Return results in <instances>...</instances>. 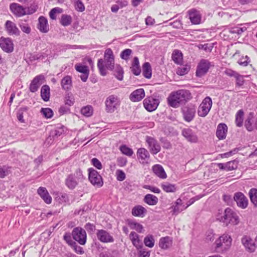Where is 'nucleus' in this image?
Here are the masks:
<instances>
[{
	"label": "nucleus",
	"instance_id": "63",
	"mask_svg": "<svg viewBox=\"0 0 257 257\" xmlns=\"http://www.w3.org/2000/svg\"><path fill=\"white\" fill-rule=\"evenodd\" d=\"M91 163L97 169L99 170L102 169V164L97 158H93L91 160Z\"/></svg>",
	"mask_w": 257,
	"mask_h": 257
},
{
	"label": "nucleus",
	"instance_id": "48",
	"mask_svg": "<svg viewBox=\"0 0 257 257\" xmlns=\"http://www.w3.org/2000/svg\"><path fill=\"white\" fill-rule=\"evenodd\" d=\"M190 67L188 65H183L182 67H178L176 70V73L180 76L184 75L188 73Z\"/></svg>",
	"mask_w": 257,
	"mask_h": 257
},
{
	"label": "nucleus",
	"instance_id": "14",
	"mask_svg": "<svg viewBox=\"0 0 257 257\" xmlns=\"http://www.w3.org/2000/svg\"><path fill=\"white\" fill-rule=\"evenodd\" d=\"M233 199L239 207L242 209H245L247 207L248 199L242 193L240 192L235 193L234 195Z\"/></svg>",
	"mask_w": 257,
	"mask_h": 257
},
{
	"label": "nucleus",
	"instance_id": "13",
	"mask_svg": "<svg viewBox=\"0 0 257 257\" xmlns=\"http://www.w3.org/2000/svg\"><path fill=\"white\" fill-rule=\"evenodd\" d=\"M0 47L5 52L10 53L14 51V44L12 40L9 38L2 37L0 38Z\"/></svg>",
	"mask_w": 257,
	"mask_h": 257
},
{
	"label": "nucleus",
	"instance_id": "5",
	"mask_svg": "<svg viewBox=\"0 0 257 257\" xmlns=\"http://www.w3.org/2000/svg\"><path fill=\"white\" fill-rule=\"evenodd\" d=\"M220 220L226 224V225L229 223L236 225L239 222L238 216L229 208H227L224 210V215L221 217Z\"/></svg>",
	"mask_w": 257,
	"mask_h": 257
},
{
	"label": "nucleus",
	"instance_id": "55",
	"mask_svg": "<svg viewBox=\"0 0 257 257\" xmlns=\"http://www.w3.org/2000/svg\"><path fill=\"white\" fill-rule=\"evenodd\" d=\"M236 79V85L237 86H241L243 85L244 79L243 76L238 73L235 77Z\"/></svg>",
	"mask_w": 257,
	"mask_h": 257
},
{
	"label": "nucleus",
	"instance_id": "61",
	"mask_svg": "<svg viewBox=\"0 0 257 257\" xmlns=\"http://www.w3.org/2000/svg\"><path fill=\"white\" fill-rule=\"evenodd\" d=\"M172 208L173 209V213L175 215H177L178 213L186 209V207H185V205H183L182 207L180 206H172Z\"/></svg>",
	"mask_w": 257,
	"mask_h": 257
},
{
	"label": "nucleus",
	"instance_id": "36",
	"mask_svg": "<svg viewBox=\"0 0 257 257\" xmlns=\"http://www.w3.org/2000/svg\"><path fill=\"white\" fill-rule=\"evenodd\" d=\"M162 189L167 193H174L177 190V187L175 184H172L168 182H163L161 185Z\"/></svg>",
	"mask_w": 257,
	"mask_h": 257
},
{
	"label": "nucleus",
	"instance_id": "30",
	"mask_svg": "<svg viewBox=\"0 0 257 257\" xmlns=\"http://www.w3.org/2000/svg\"><path fill=\"white\" fill-rule=\"evenodd\" d=\"M147 212V209L145 207L142 205H138L133 208L132 214L134 216L143 217Z\"/></svg>",
	"mask_w": 257,
	"mask_h": 257
},
{
	"label": "nucleus",
	"instance_id": "23",
	"mask_svg": "<svg viewBox=\"0 0 257 257\" xmlns=\"http://www.w3.org/2000/svg\"><path fill=\"white\" fill-rule=\"evenodd\" d=\"M10 8L12 12L17 17L26 15V9L18 4L13 3L11 4Z\"/></svg>",
	"mask_w": 257,
	"mask_h": 257
},
{
	"label": "nucleus",
	"instance_id": "51",
	"mask_svg": "<svg viewBox=\"0 0 257 257\" xmlns=\"http://www.w3.org/2000/svg\"><path fill=\"white\" fill-rule=\"evenodd\" d=\"M119 150L123 154L129 157L132 156L134 153L132 149L127 147L124 145L121 146L119 148Z\"/></svg>",
	"mask_w": 257,
	"mask_h": 257
},
{
	"label": "nucleus",
	"instance_id": "57",
	"mask_svg": "<svg viewBox=\"0 0 257 257\" xmlns=\"http://www.w3.org/2000/svg\"><path fill=\"white\" fill-rule=\"evenodd\" d=\"M75 9L80 12H82L85 10V6L82 2L77 0L75 3Z\"/></svg>",
	"mask_w": 257,
	"mask_h": 257
},
{
	"label": "nucleus",
	"instance_id": "54",
	"mask_svg": "<svg viewBox=\"0 0 257 257\" xmlns=\"http://www.w3.org/2000/svg\"><path fill=\"white\" fill-rule=\"evenodd\" d=\"M71 235L69 232H66L63 236L64 240L67 242V243L71 246L73 244H75V241H73L71 238Z\"/></svg>",
	"mask_w": 257,
	"mask_h": 257
},
{
	"label": "nucleus",
	"instance_id": "7",
	"mask_svg": "<svg viewBox=\"0 0 257 257\" xmlns=\"http://www.w3.org/2000/svg\"><path fill=\"white\" fill-rule=\"evenodd\" d=\"M73 238L80 244L84 245L86 242V233L85 230L81 227L73 228L72 231Z\"/></svg>",
	"mask_w": 257,
	"mask_h": 257
},
{
	"label": "nucleus",
	"instance_id": "58",
	"mask_svg": "<svg viewBox=\"0 0 257 257\" xmlns=\"http://www.w3.org/2000/svg\"><path fill=\"white\" fill-rule=\"evenodd\" d=\"M249 62V58L246 56L245 57H242L238 61V63L243 66H246Z\"/></svg>",
	"mask_w": 257,
	"mask_h": 257
},
{
	"label": "nucleus",
	"instance_id": "2",
	"mask_svg": "<svg viewBox=\"0 0 257 257\" xmlns=\"http://www.w3.org/2000/svg\"><path fill=\"white\" fill-rule=\"evenodd\" d=\"M97 67L102 76L107 74L106 69L112 70L114 68V56L112 50L107 48L104 54V59H99L97 62Z\"/></svg>",
	"mask_w": 257,
	"mask_h": 257
},
{
	"label": "nucleus",
	"instance_id": "11",
	"mask_svg": "<svg viewBox=\"0 0 257 257\" xmlns=\"http://www.w3.org/2000/svg\"><path fill=\"white\" fill-rule=\"evenodd\" d=\"M146 141L148 145L150 152L156 155L161 151V146L158 141L153 137L147 136Z\"/></svg>",
	"mask_w": 257,
	"mask_h": 257
},
{
	"label": "nucleus",
	"instance_id": "8",
	"mask_svg": "<svg viewBox=\"0 0 257 257\" xmlns=\"http://www.w3.org/2000/svg\"><path fill=\"white\" fill-rule=\"evenodd\" d=\"M88 179L91 183L97 187L103 186V182L102 178L98 172L93 168L88 169Z\"/></svg>",
	"mask_w": 257,
	"mask_h": 257
},
{
	"label": "nucleus",
	"instance_id": "38",
	"mask_svg": "<svg viewBox=\"0 0 257 257\" xmlns=\"http://www.w3.org/2000/svg\"><path fill=\"white\" fill-rule=\"evenodd\" d=\"M152 67L149 62H145L143 65V76L148 79L152 77Z\"/></svg>",
	"mask_w": 257,
	"mask_h": 257
},
{
	"label": "nucleus",
	"instance_id": "50",
	"mask_svg": "<svg viewBox=\"0 0 257 257\" xmlns=\"http://www.w3.org/2000/svg\"><path fill=\"white\" fill-rule=\"evenodd\" d=\"M40 112L46 118H50L53 115V111L50 108H42Z\"/></svg>",
	"mask_w": 257,
	"mask_h": 257
},
{
	"label": "nucleus",
	"instance_id": "39",
	"mask_svg": "<svg viewBox=\"0 0 257 257\" xmlns=\"http://www.w3.org/2000/svg\"><path fill=\"white\" fill-rule=\"evenodd\" d=\"M66 131V128L63 125L59 124L54 130L51 132V135L53 137H60L62 134H64Z\"/></svg>",
	"mask_w": 257,
	"mask_h": 257
},
{
	"label": "nucleus",
	"instance_id": "21",
	"mask_svg": "<svg viewBox=\"0 0 257 257\" xmlns=\"http://www.w3.org/2000/svg\"><path fill=\"white\" fill-rule=\"evenodd\" d=\"M184 119L187 121H191L194 117L196 112L194 107H185L182 109Z\"/></svg>",
	"mask_w": 257,
	"mask_h": 257
},
{
	"label": "nucleus",
	"instance_id": "49",
	"mask_svg": "<svg viewBox=\"0 0 257 257\" xmlns=\"http://www.w3.org/2000/svg\"><path fill=\"white\" fill-rule=\"evenodd\" d=\"M144 242L146 246L149 247H153L155 243L154 236L152 235H148L145 237Z\"/></svg>",
	"mask_w": 257,
	"mask_h": 257
},
{
	"label": "nucleus",
	"instance_id": "34",
	"mask_svg": "<svg viewBox=\"0 0 257 257\" xmlns=\"http://www.w3.org/2000/svg\"><path fill=\"white\" fill-rule=\"evenodd\" d=\"M172 243V240L169 236H166L160 238L159 241V246L164 249L169 248Z\"/></svg>",
	"mask_w": 257,
	"mask_h": 257
},
{
	"label": "nucleus",
	"instance_id": "29",
	"mask_svg": "<svg viewBox=\"0 0 257 257\" xmlns=\"http://www.w3.org/2000/svg\"><path fill=\"white\" fill-rule=\"evenodd\" d=\"M130 238L133 244L137 248L141 249L143 247V242L139 238V235L135 232L132 231L130 234Z\"/></svg>",
	"mask_w": 257,
	"mask_h": 257
},
{
	"label": "nucleus",
	"instance_id": "47",
	"mask_svg": "<svg viewBox=\"0 0 257 257\" xmlns=\"http://www.w3.org/2000/svg\"><path fill=\"white\" fill-rule=\"evenodd\" d=\"M243 116V110L241 109L239 110L236 114V118H235L236 124L238 127H240L242 125Z\"/></svg>",
	"mask_w": 257,
	"mask_h": 257
},
{
	"label": "nucleus",
	"instance_id": "35",
	"mask_svg": "<svg viewBox=\"0 0 257 257\" xmlns=\"http://www.w3.org/2000/svg\"><path fill=\"white\" fill-rule=\"evenodd\" d=\"M41 96L44 101H48L50 96V89L48 85H44L41 89Z\"/></svg>",
	"mask_w": 257,
	"mask_h": 257
},
{
	"label": "nucleus",
	"instance_id": "27",
	"mask_svg": "<svg viewBox=\"0 0 257 257\" xmlns=\"http://www.w3.org/2000/svg\"><path fill=\"white\" fill-rule=\"evenodd\" d=\"M7 32L11 35L19 36L20 31L17 27L16 25L11 21H7L5 24Z\"/></svg>",
	"mask_w": 257,
	"mask_h": 257
},
{
	"label": "nucleus",
	"instance_id": "59",
	"mask_svg": "<svg viewBox=\"0 0 257 257\" xmlns=\"http://www.w3.org/2000/svg\"><path fill=\"white\" fill-rule=\"evenodd\" d=\"M245 30H246L245 28H240V27H236L232 28L230 29V32L231 33H232V34H237L238 35H240L243 32H244Z\"/></svg>",
	"mask_w": 257,
	"mask_h": 257
},
{
	"label": "nucleus",
	"instance_id": "19",
	"mask_svg": "<svg viewBox=\"0 0 257 257\" xmlns=\"http://www.w3.org/2000/svg\"><path fill=\"white\" fill-rule=\"evenodd\" d=\"M138 159L141 160L140 161L142 164H148L150 159V154L146 149L144 148H140L137 152Z\"/></svg>",
	"mask_w": 257,
	"mask_h": 257
},
{
	"label": "nucleus",
	"instance_id": "31",
	"mask_svg": "<svg viewBox=\"0 0 257 257\" xmlns=\"http://www.w3.org/2000/svg\"><path fill=\"white\" fill-rule=\"evenodd\" d=\"M152 170L155 175L161 179H164L167 177L164 168L160 165L156 164L153 166Z\"/></svg>",
	"mask_w": 257,
	"mask_h": 257
},
{
	"label": "nucleus",
	"instance_id": "40",
	"mask_svg": "<svg viewBox=\"0 0 257 257\" xmlns=\"http://www.w3.org/2000/svg\"><path fill=\"white\" fill-rule=\"evenodd\" d=\"M114 75L118 80H122L123 78V70L119 65H116L114 66Z\"/></svg>",
	"mask_w": 257,
	"mask_h": 257
},
{
	"label": "nucleus",
	"instance_id": "26",
	"mask_svg": "<svg viewBox=\"0 0 257 257\" xmlns=\"http://www.w3.org/2000/svg\"><path fill=\"white\" fill-rule=\"evenodd\" d=\"M37 193L47 204L52 202V197L45 187H40L37 190Z\"/></svg>",
	"mask_w": 257,
	"mask_h": 257
},
{
	"label": "nucleus",
	"instance_id": "12",
	"mask_svg": "<svg viewBox=\"0 0 257 257\" xmlns=\"http://www.w3.org/2000/svg\"><path fill=\"white\" fill-rule=\"evenodd\" d=\"M160 101L158 99L155 98L152 96L146 98L144 101L145 108L149 111L155 110L158 107Z\"/></svg>",
	"mask_w": 257,
	"mask_h": 257
},
{
	"label": "nucleus",
	"instance_id": "32",
	"mask_svg": "<svg viewBox=\"0 0 257 257\" xmlns=\"http://www.w3.org/2000/svg\"><path fill=\"white\" fill-rule=\"evenodd\" d=\"M62 88L65 91L71 90L72 86V77L67 75L64 77L61 81Z\"/></svg>",
	"mask_w": 257,
	"mask_h": 257
},
{
	"label": "nucleus",
	"instance_id": "24",
	"mask_svg": "<svg viewBox=\"0 0 257 257\" xmlns=\"http://www.w3.org/2000/svg\"><path fill=\"white\" fill-rule=\"evenodd\" d=\"M44 79V77L42 75H39L36 76L32 81L29 89L32 92H36L40 85L42 84L41 81Z\"/></svg>",
	"mask_w": 257,
	"mask_h": 257
},
{
	"label": "nucleus",
	"instance_id": "20",
	"mask_svg": "<svg viewBox=\"0 0 257 257\" xmlns=\"http://www.w3.org/2000/svg\"><path fill=\"white\" fill-rule=\"evenodd\" d=\"M75 68L77 71L82 73L80 76L81 80L83 82H86L89 74L88 67L85 65L77 64L75 65Z\"/></svg>",
	"mask_w": 257,
	"mask_h": 257
},
{
	"label": "nucleus",
	"instance_id": "22",
	"mask_svg": "<svg viewBox=\"0 0 257 257\" xmlns=\"http://www.w3.org/2000/svg\"><path fill=\"white\" fill-rule=\"evenodd\" d=\"M145 93L144 89L139 88L131 93L130 99L133 102H138L144 98Z\"/></svg>",
	"mask_w": 257,
	"mask_h": 257
},
{
	"label": "nucleus",
	"instance_id": "52",
	"mask_svg": "<svg viewBox=\"0 0 257 257\" xmlns=\"http://www.w3.org/2000/svg\"><path fill=\"white\" fill-rule=\"evenodd\" d=\"M65 104L69 106H72L73 105L74 102V98L72 94L70 93H67L65 97Z\"/></svg>",
	"mask_w": 257,
	"mask_h": 257
},
{
	"label": "nucleus",
	"instance_id": "33",
	"mask_svg": "<svg viewBox=\"0 0 257 257\" xmlns=\"http://www.w3.org/2000/svg\"><path fill=\"white\" fill-rule=\"evenodd\" d=\"M172 59L176 64L182 65L183 61L182 52L180 50H175L172 54Z\"/></svg>",
	"mask_w": 257,
	"mask_h": 257
},
{
	"label": "nucleus",
	"instance_id": "4",
	"mask_svg": "<svg viewBox=\"0 0 257 257\" xmlns=\"http://www.w3.org/2000/svg\"><path fill=\"white\" fill-rule=\"evenodd\" d=\"M83 178L82 172L80 169L76 170L74 174L68 175L65 179V185L70 189H74L78 184L79 180Z\"/></svg>",
	"mask_w": 257,
	"mask_h": 257
},
{
	"label": "nucleus",
	"instance_id": "15",
	"mask_svg": "<svg viewBox=\"0 0 257 257\" xmlns=\"http://www.w3.org/2000/svg\"><path fill=\"white\" fill-rule=\"evenodd\" d=\"M241 242L247 251L249 252L255 251L256 247L255 242L249 236H243Z\"/></svg>",
	"mask_w": 257,
	"mask_h": 257
},
{
	"label": "nucleus",
	"instance_id": "44",
	"mask_svg": "<svg viewBox=\"0 0 257 257\" xmlns=\"http://www.w3.org/2000/svg\"><path fill=\"white\" fill-rule=\"evenodd\" d=\"M253 118V113H249L247 118L245 121V126L247 130L249 132L252 131L253 130V127L252 125L251 120Z\"/></svg>",
	"mask_w": 257,
	"mask_h": 257
},
{
	"label": "nucleus",
	"instance_id": "25",
	"mask_svg": "<svg viewBox=\"0 0 257 257\" xmlns=\"http://www.w3.org/2000/svg\"><path fill=\"white\" fill-rule=\"evenodd\" d=\"M228 128L225 123H219L217 127L216 136L217 138L221 140L226 138Z\"/></svg>",
	"mask_w": 257,
	"mask_h": 257
},
{
	"label": "nucleus",
	"instance_id": "28",
	"mask_svg": "<svg viewBox=\"0 0 257 257\" xmlns=\"http://www.w3.org/2000/svg\"><path fill=\"white\" fill-rule=\"evenodd\" d=\"M37 28L41 32L43 33H46L49 31L48 21L45 17L43 16L39 17Z\"/></svg>",
	"mask_w": 257,
	"mask_h": 257
},
{
	"label": "nucleus",
	"instance_id": "37",
	"mask_svg": "<svg viewBox=\"0 0 257 257\" xmlns=\"http://www.w3.org/2000/svg\"><path fill=\"white\" fill-rule=\"evenodd\" d=\"M144 201L149 205H155L158 202V198L154 195L148 194L145 195Z\"/></svg>",
	"mask_w": 257,
	"mask_h": 257
},
{
	"label": "nucleus",
	"instance_id": "45",
	"mask_svg": "<svg viewBox=\"0 0 257 257\" xmlns=\"http://www.w3.org/2000/svg\"><path fill=\"white\" fill-rule=\"evenodd\" d=\"M81 113L86 117H89L93 114V108L90 105L83 107L81 109Z\"/></svg>",
	"mask_w": 257,
	"mask_h": 257
},
{
	"label": "nucleus",
	"instance_id": "56",
	"mask_svg": "<svg viewBox=\"0 0 257 257\" xmlns=\"http://www.w3.org/2000/svg\"><path fill=\"white\" fill-rule=\"evenodd\" d=\"M38 9L36 5H31L29 7L26 9V15H31L35 13Z\"/></svg>",
	"mask_w": 257,
	"mask_h": 257
},
{
	"label": "nucleus",
	"instance_id": "9",
	"mask_svg": "<svg viewBox=\"0 0 257 257\" xmlns=\"http://www.w3.org/2000/svg\"><path fill=\"white\" fill-rule=\"evenodd\" d=\"M212 104L211 98L209 96L206 97L200 105L198 110V115L201 117H205L209 112Z\"/></svg>",
	"mask_w": 257,
	"mask_h": 257
},
{
	"label": "nucleus",
	"instance_id": "17",
	"mask_svg": "<svg viewBox=\"0 0 257 257\" xmlns=\"http://www.w3.org/2000/svg\"><path fill=\"white\" fill-rule=\"evenodd\" d=\"M96 235L97 238L102 242H112L114 241L113 237L108 232L103 229L98 230Z\"/></svg>",
	"mask_w": 257,
	"mask_h": 257
},
{
	"label": "nucleus",
	"instance_id": "64",
	"mask_svg": "<svg viewBox=\"0 0 257 257\" xmlns=\"http://www.w3.org/2000/svg\"><path fill=\"white\" fill-rule=\"evenodd\" d=\"M116 174H117V180H118L119 181H122L125 179V174L122 170H117Z\"/></svg>",
	"mask_w": 257,
	"mask_h": 257
},
{
	"label": "nucleus",
	"instance_id": "1",
	"mask_svg": "<svg viewBox=\"0 0 257 257\" xmlns=\"http://www.w3.org/2000/svg\"><path fill=\"white\" fill-rule=\"evenodd\" d=\"M192 98L189 90L180 89L172 92L167 98L168 104L169 106L178 108L181 105L185 104Z\"/></svg>",
	"mask_w": 257,
	"mask_h": 257
},
{
	"label": "nucleus",
	"instance_id": "62",
	"mask_svg": "<svg viewBox=\"0 0 257 257\" xmlns=\"http://www.w3.org/2000/svg\"><path fill=\"white\" fill-rule=\"evenodd\" d=\"M74 249V251L78 254H82L84 253V251L82 247L78 245L76 242H75V244H73L71 246Z\"/></svg>",
	"mask_w": 257,
	"mask_h": 257
},
{
	"label": "nucleus",
	"instance_id": "53",
	"mask_svg": "<svg viewBox=\"0 0 257 257\" xmlns=\"http://www.w3.org/2000/svg\"><path fill=\"white\" fill-rule=\"evenodd\" d=\"M132 50L130 49H126L123 50L120 54V57L122 59L127 60L129 59L130 55L132 53Z\"/></svg>",
	"mask_w": 257,
	"mask_h": 257
},
{
	"label": "nucleus",
	"instance_id": "60",
	"mask_svg": "<svg viewBox=\"0 0 257 257\" xmlns=\"http://www.w3.org/2000/svg\"><path fill=\"white\" fill-rule=\"evenodd\" d=\"M143 188L144 189H148L150 190L151 192L155 193H160L161 192L160 189L155 186L145 185L143 186Z\"/></svg>",
	"mask_w": 257,
	"mask_h": 257
},
{
	"label": "nucleus",
	"instance_id": "10",
	"mask_svg": "<svg viewBox=\"0 0 257 257\" xmlns=\"http://www.w3.org/2000/svg\"><path fill=\"white\" fill-rule=\"evenodd\" d=\"M210 66L211 63L208 60L202 59L198 64L196 75L200 77L204 76L207 73Z\"/></svg>",
	"mask_w": 257,
	"mask_h": 257
},
{
	"label": "nucleus",
	"instance_id": "41",
	"mask_svg": "<svg viewBox=\"0 0 257 257\" xmlns=\"http://www.w3.org/2000/svg\"><path fill=\"white\" fill-rule=\"evenodd\" d=\"M248 194L251 202L257 207V189L251 188Z\"/></svg>",
	"mask_w": 257,
	"mask_h": 257
},
{
	"label": "nucleus",
	"instance_id": "42",
	"mask_svg": "<svg viewBox=\"0 0 257 257\" xmlns=\"http://www.w3.org/2000/svg\"><path fill=\"white\" fill-rule=\"evenodd\" d=\"M72 23V17L70 15L63 14L61 16L60 20L61 24L64 26H68L70 25Z\"/></svg>",
	"mask_w": 257,
	"mask_h": 257
},
{
	"label": "nucleus",
	"instance_id": "16",
	"mask_svg": "<svg viewBox=\"0 0 257 257\" xmlns=\"http://www.w3.org/2000/svg\"><path fill=\"white\" fill-rule=\"evenodd\" d=\"M187 14L192 24L194 25L200 24L202 16L199 11L195 9H192L187 12Z\"/></svg>",
	"mask_w": 257,
	"mask_h": 257
},
{
	"label": "nucleus",
	"instance_id": "6",
	"mask_svg": "<svg viewBox=\"0 0 257 257\" xmlns=\"http://www.w3.org/2000/svg\"><path fill=\"white\" fill-rule=\"evenodd\" d=\"M105 105L106 112L112 113L119 106V99L118 97L115 95H110L106 98L105 101Z\"/></svg>",
	"mask_w": 257,
	"mask_h": 257
},
{
	"label": "nucleus",
	"instance_id": "18",
	"mask_svg": "<svg viewBox=\"0 0 257 257\" xmlns=\"http://www.w3.org/2000/svg\"><path fill=\"white\" fill-rule=\"evenodd\" d=\"M182 135L188 142L191 143H196L198 141L197 135L190 128H184L182 131Z\"/></svg>",
	"mask_w": 257,
	"mask_h": 257
},
{
	"label": "nucleus",
	"instance_id": "46",
	"mask_svg": "<svg viewBox=\"0 0 257 257\" xmlns=\"http://www.w3.org/2000/svg\"><path fill=\"white\" fill-rule=\"evenodd\" d=\"M238 164V161L236 160L227 162L226 163V171H229L236 169Z\"/></svg>",
	"mask_w": 257,
	"mask_h": 257
},
{
	"label": "nucleus",
	"instance_id": "43",
	"mask_svg": "<svg viewBox=\"0 0 257 257\" xmlns=\"http://www.w3.org/2000/svg\"><path fill=\"white\" fill-rule=\"evenodd\" d=\"M128 224L132 229H135L140 233L143 232V226L142 224L133 221H130Z\"/></svg>",
	"mask_w": 257,
	"mask_h": 257
},
{
	"label": "nucleus",
	"instance_id": "3",
	"mask_svg": "<svg viewBox=\"0 0 257 257\" xmlns=\"http://www.w3.org/2000/svg\"><path fill=\"white\" fill-rule=\"evenodd\" d=\"M231 241L232 239L230 235L223 234L215 241V251L218 252L226 251L230 248Z\"/></svg>",
	"mask_w": 257,
	"mask_h": 257
}]
</instances>
